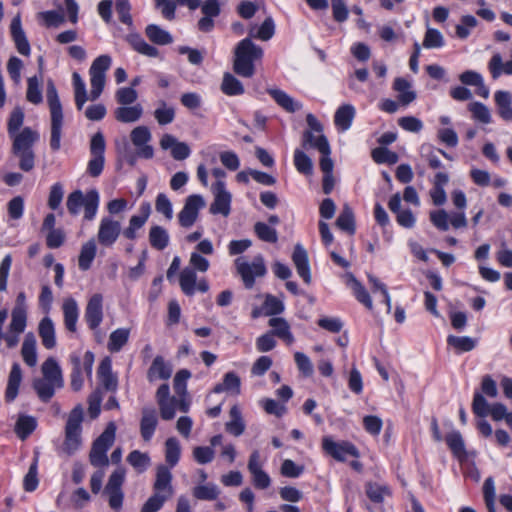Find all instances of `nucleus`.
Returning a JSON list of instances; mask_svg holds the SVG:
<instances>
[{"label": "nucleus", "instance_id": "bf43d9fd", "mask_svg": "<svg viewBox=\"0 0 512 512\" xmlns=\"http://www.w3.org/2000/svg\"><path fill=\"white\" fill-rule=\"evenodd\" d=\"M336 225L339 229L347 231L351 234L355 231L354 214L350 206L345 204L341 213L339 214Z\"/></svg>", "mask_w": 512, "mask_h": 512}, {"label": "nucleus", "instance_id": "3c124183", "mask_svg": "<svg viewBox=\"0 0 512 512\" xmlns=\"http://www.w3.org/2000/svg\"><path fill=\"white\" fill-rule=\"evenodd\" d=\"M446 443L454 456L463 459L466 456L465 444L459 431H452L446 436Z\"/></svg>", "mask_w": 512, "mask_h": 512}, {"label": "nucleus", "instance_id": "72a5a7b5", "mask_svg": "<svg viewBox=\"0 0 512 512\" xmlns=\"http://www.w3.org/2000/svg\"><path fill=\"white\" fill-rule=\"evenodd\" d=\"M21 380L22 373L20 366L17 363H15L11 368L5 391V400L7 402H12L17 397Z\"/></svg>", "mask_w": 512, "mask_h": 512}, {"label": "nucleus", "instance_id": "4468645a", "mask_svg": "<svg viewBox=\"0 0 512 512\" xmlns=\"http://www.w3.org/2000/svg\"><path fill=\"white\" fill-rule=\"evenodd\" d=\"M197 271L193 268L185 267L179 275V285L182 292L187 296H193L197 292L206 293L209 290V284L206 279H197Z\"/></svg>", "mask_w": 512, "mask_h": 512}, {"label": "nucleus", "instance_id": "f3484780", "mask_svg": "<svg viewBox=\"0 0 512 512\" xmlns=\"http://www.w3.org/2000/svg\"><path fill=\"white\" fill-rule=\"evenodd\" d=\"M214 195V201L210 206V212L212 214H221L228 216L231 210V199L232 196L225 187L224 181H216L211 187Z\"/></svg>", "mask_w": 512, "mask_h": 512}, {"label": "nucleus", "instance_id": "680f3d73", "mask_svg": "<svg viewBox=\"0 0 512 512\" xmlns=\"http://www.w3.org/2000/svg\"><path fill=\"white\" fill-rule=\"evenodd\" d=\"M24 111L21 107H15L8 118L7 132L9 136H13L15 133L20 132V128L24 123Z\"/></svg>", "mask_w": 512, "mask_h": 512}, {"label": "nucleus", "instance_id": "39448f33", "mask_svg": "<svg viewBox=\"0 0 512 512\" xmlns=\"http://www.w3.org/2000/svg\"><path fill=\"white\" fill-rule=\"evenodd\" d=\"M82 421L83 408L77 405L69 413L65 426V439L60 448V451L67 456L74 454L81 446Z\"/></svg>", "mask_w": 512, "mask_h": 512}, {"label": "nucleus", "instance_id": "0e129e2a", "mask_svg": "<svg viewBox=\"0 0 512 512\" xmlns=\"http://www.w3.org/2000/svg\"><path fill=\"white\" fill-rule=\"evenodd\" d=\"M127 461L139 473L144 472L150 465V457L148 454L142 453L138 450L130 452L127 456Z\"/></svg>", "mask_w": 512, "mask_h": 512}, {"label": "nucleus", "instance_id": "bb28decb", "mask_svg": "<svg viewBox=\"0 0 512 512\" xmlns=\"http://www.w3.org/2000/svg\"><path fill=\"white\" fill-rule=\"evenodd\" d=\"M97 244L94 238L83 243L78 256V267L81 271H87L91 268L96 257Z\"/></svg>", "mask_w": 512, "mask_h": 512}, {"label": "nucleus", "instance_id": "0eeeda50", "mask_svg": "<svg viewBox=\"0 0 512 512\" xmlns=\"http://www.w3.org/2000/svg\"><path fill=\"white\" fill-rule=\"evenodd\" d=\"M116 434V425L114 422H110L102 434L94 441L89 460L90 463L95 467H105L109 464L107 457V451L113 445Z\"/></svg>", "mask_w": 512, "mask_h": 512}, {"label": "nucleus", "instance_id": "4d7b16f0", "mask_svg": "<svg viewBox=\"0 0 512 512\" xmlns=\"http://www.w3.org/2000/svg\"><path fill=\"white\" fill-rule=\"evenodd\" d=\"M38 332L42 341V345L46 349H52L56 346V336L53 322H40Z\"/></svg>", "mask_w": 512, "mask_h": 512}, {"label": "nucleus", "instance_id": "dca6fc26", "mask_svg": "<svg viewBox=\"0 0 512 512\" xmlns=\"http://www.w3.org/2000/svg\"><path fill=\"white\" fill-rule=\"evenodd\" d=\"M247 468L251 474V481L255 488L264 490L271 485V478L263 470V463L258 450H254L249 456Z\"/></svg>", "mask_w": 512, "mask_h": 512}, {"label": "nucleus", "instance_id": "9d476101", "mask_svg": "<svg viewBox=\"0 0 512 512\" xmlns=\"http://www.w3.org/2000/svg\"><path fill=\"white\" fill-rule=\"evenodd\" d=\"M206 205L204 198L199 194L189 195L184 203L183 208L178 214V222L183 228L192 227L199 217V212Z\"/></svg>", "mask_w": 512, "mask_h": 512}, {"label": "nucleus", "instance_id": "a211bd4d", "mask_svg": "<svg viewBox=\"0 0 512 512\" xmlns=\"http://www.w3.org/2000/svg\"><path fill=\"white\" fill-rule=\"evenodd\" d=\"M10 33L17 51L23 56H29L31 47L22 28L21 16L17 14L11 21Z\"/></svg>", "mask_w": 512, "mask_h": 512}, {"label": "nucleus", "instance_id": "aec40b11", "mask_svg": "<svg viewBox=\"0 0 512 512\" xmlns=\"http://www.w3.org/2000/svg\"><path fill=\"white\" fill-rule=\"evenodd\" d=\"M292 261L298 275L306 284L311 282V270L308 253L301 244H296L292 253Z\"/></svg>", "mask_w": 512, "mask_h": 512}, {"label": "nucleus", "instance_id": "a878e982", "mask_svg": "<svg viewBox=\"0 0 512 512\" xmlns=\"http://www.w3.org/2000/svg\"><path fill=\"white\" fill-rule=\"evenodd\" d=\"M356 110L351 104L341 105L335 112L334 124L340 131H347L352 126Z\"/></svg>", "mask_w": 512, "mask_h": 512}, {"label": "nucleus", "instance_id": "774afa93", "mask_svg": "<svg viewBox=\"0 0 512 512\" xmlns=\"http://www.w3.org/2000/svg\"><path fill=\"white\" fill-rule=\"evenodd\" d=\"M168 499L169 497H167V495L154 492L143 504L141 512H158Z\"/></svg>", "mask_w": 512, "mask_h": 512}, {"label": "nucleus", "instance_id": "b1692460", "mask_svg": "<svg viewBox=\"0 0 512 512\" xmlns=\"http://www.w3.org/2000/svg\"><path fill=\"white\" fill-rule=\"evenodd\" d=\"M283 310L284 304L280 299L273 295H267L260 309L252 311V316L254 318L276 316L281 314Z\"/></svg>", "mask_w": 512, "mask_h": 512}, {"label": "nucleus", "instance_id": "864d4df0", "mask_svg": "<svg viewBox=\"0 0 512 512\" xmlns=\"http://www.w3.org/2000/svg\"><path fill=\"white\" fill-rule=\"evenodd\" d=\"M103 297L101 294H94L90 297L86 307L87 320H102Z\"/></svg>", "mask_w": 512, "mask_h": 512}, {"label": "nucleus", "instance_id": "2f4dec72", "mask_svg": "<svg viewBox=\"0 0 512 512\" xmlns=\"http://www.w3.org/2000/svg\"><path fill=\"white\" fill-rule=\"evenodd\" d=\"M365 493L371 502L381 504L391 495V490L386 484L369 481L365 484Z\"/></svg>", "mask_w": 512, "mask_h": 512}, {"label": "nucleus", "instance_id": "c756f323", "mask_svg": "<svg viewBox=\"0 0 512 512\" xmlns=\"http://www.w3.org/2000/svg\"><path fill=\"white\" fill-rule=\"evenodd\" d=\"M510 57V60L503 63L502 56L499 53L493 54L487 65L493 79L499 78L502 74L512 75V50Z\"/></svg>", "mask_w": 512, "mask_h": 512}, {"label": "nucleus", "instance_id": "de8ad7c7", "mask_svg": "<svg viewBox=\"0 0 512 512\" xmlns=\"http://www.w3.org/2000/svg\"><path fill=\"white\" fill-rule=\"evenodd\" d=\"M145 33L153 43L158 45H167L173 41V38L168 31L155 24L148 25L145 29Z\"/></svg>", "mask_w": 512, "mask_h": 512}, {"label": "nucleus", "instance_id": "4be33fe9", "mask_svg": "<svg viewBox=\"0 0 512 512\" xmlns=\"http://www.w3.org/2000/svg\"><path fill=\"white\" fill-rule=\"evenodd\" d=\"M157 424L158 418L156 410L150 407H144L140 421V433L144 441L148 442L152 439Z\"/></svg>", "mask_w": 512, "mask_h": 512}, {"label": "nucleus", "instance_id": "09e8293b", "mask_svg": "<svg viewBox=\"0 0 512 512\" xmlns=\"http://www.w3.org/2000/svg\"><path fill=\"white\" fill-rule=\"evenodd\" d=\"M21 354L23 357L24 362L30 366L33 367L37 363V353H36V341L32 334H28L25 336Z\"/></svg>", "mask_w": 512, "mask_h": 512}, {"label": "nucleus", "instance_id": "37998d69", "mask_svg": "<svg viewBox=\"0 0 512 512\" xmlns=\"http://www.w3.org/2000/svg\"><path fill=\"white\" fill-rule=\"evenodd\" d=\"M447 343L449 346L453 347L457 353H462L473 350L477 346L478 339L467 336L449 335L447 337Z\"/></svg>", "mask_w": 512, "mask_h": 512}, {"label": "nucleus", "instance_id": "f704fd0d", "mask_svg": "<svg viewBox=\"0 0 512 512\" xmlns=\"http://www.w3.org/2000/svg\"><path fill=\"white\" fill-rule=\"evenodd\" d=\"M148 238L151 247L160 251L168 247L170 242L168 231L160 225L151 226Z\"/></svg>", "mask_w": 512, "mask_h": 512}, {"label": "nucleus", "instance_id": "ea45409f", "mask_svg": "<svg viewBox=\"0 0 512 512\" xmlns=\"http://www.w3.org/2000/svg\"><path fill=\"white\" fill-rule=\"evenodd\" d=\"M33 388L35 389L37 396L39 399L43 402H48L50 399L54 396L55 391L58 388V385H56L52 381H48L44 378H36L33 381Z\"/></svg>", "mask_w": 512, "mask_h": 512}, {"label": "nucleus", "instance_id": "13d9d810", "mask_svg": "<svg viewBox=\"0 0 512 512\" xmlns=\"http://www.w3.org/2000/svg\"><path fill=\"white\" fill-rule=\"evenodd\" d=\"M192 493L198 500L212 501L218 498L220 490L215 484L208 483L194 487Z\"/></svg>", "mask_w": 512, "mask_h": 512}, {"label": "nucleus", "instance_id": "2eb2a0df", "mask_svg": "<svg viewBox=\"0 0 512 512\" xmlns=\"http://www.w3.org/2000/svg\"><path fill=\"white\" fill-rule=\"evenodd\" d=\"M322 448L324 452L335 460L343 462L347 457H358L357 448L350 442H335L331 437L325 436L322 439Z\"/></svg>", "mask_w": 512, "mask_h": 512}, {"label": "nucleus", "instance_id": "a18cd8bd", "mask_svg": "<svg viewBox=\"0 0 512 512\" xmlns=\"http://www.w3.org/2000/svg\"><path fill=\"white\" fill-rule=\"evenodd\" d=\"M468 110L471 113L473 120L481 124L492 123V114L490 109L481 102L474 101L469 103Z\"/></svg>", "mask_w": 512, "mask_h": 512}, {"label": "nucleus", "instance_id": "e2e57ef3", "mask_svg": "<svg viewBox=\"0 0 512 512\" xmlns=\"http://www.w3.org/2000/svg\"><path fill=\"white\" fill-rule=\"evenodd\" d=\"M478 25V20L473 15H463L460 18V23L456 26V35L460 39L469 37L471 30Z\"/></svg>", "mask_w": 512, "mask_h": 512}, {"label": "nucleus", "instance_id": "58836bf2", "mask_svg": "<svg viewBox=\"0 0 512 512\" xmlns=\"http://www.w3.org/2000/svg\"><path fill=\"white\" fill-rule=\"evenodd\" d=\"M127 42L138 53L148 56L157 57L158 50L154 46L148 44L139 34L131 33L126 36Z\"/></svg>", "mask_w": 512, "mask_h": 512}, {"label": "nucleus", "instance_id": "412c9836", "mask_svg": "<svg viewBox=\"0 0 512 512\" xmlns=\"http://www.w3.org/2000/svg\"><path fill=\"white\" fill-rule=\"evenodd\" d=\"M153 489L155 493L167 495L169 498L172 497L174 494V489L172 486V473L169 467L165 465H160L157 467L156 479L153 484Z\"/></svg>", "mask_w": 512, "mask_h": 512}, {"label": "nucleus", "instance_id": "79ce46f5", "mask_svg": "<svg viewBox=\"0 0 512 512\" xmlns=\"http://www.w3.org/2000/svg\"><path fill=\"white\" fill-rule=\"evenodd\" d=\"M229 415L231 419L225 424L226 431L236 437L242 435L245 430V423L240 409L234 405L231 407Z\"/></svg>", "mask_w": 512, "mask_h": 512}, {"label": "nucleus", "instance_id": "338daca9", "mask_svg": "<svg viewBox=\"0 0 512 512\" xmlns=\"http://www.w3.org/2000/svg\"><path fill=\"white\" fill-rule=\"evenodd\" d=\"M372 157L376 163H387L390 165L396 164L399 160L397 153L384 148L378 147L372 151Z\"/></svg>", "mask_w": 512, "mask_h": 512}, {"label": "nucleus", "instance_id": "c85d7f7f", "mask_svg": "<svg viewBox=\"0 0 512 512\" xmlns=\"http://www.w3.org/2000/svg\"><path fill=\"white\" fill-rule=\"evenodd\" d=\"M499 116L505 121H512V95L508 91L499 90L494 94Z\"/></svg>", "mask_w": 512, "mask_h": 512}, {"label": "nucleus", "instance_id": "cd10ccee", "mask_svg": "<svg viewBox=\"0 0 512 512\" xmlns=\"http://www.w3.org/2000/svg\"><path fill=\"white\" fill-rule=\"evenodd\" d=\"M172 374V367L166 363L162 356H156L148 370L147 378L150 382L157 379L167 380Z\"/></svg>", "mask_w": 512, "mask_h": 512}, {"label": "nucleus", "instance_id": "f257e3e1", "mask_svg": "<svg viewBox=\"0 0 512 512\" xmlns=\"http://www.w3.org/2000/svg\"><path fill=\"white\" fill-rule=\"evenodd\" d=\"M9 138L12 140L11 151L19 160V168L25 172L31 171L35 166L33 145L39 140V133L31 127H24Z\"/></svg>", "mask_w": 512, "mask_h": 512}, {"label": "nucleus", "instance_id": "c03bdc74", "mask_svg": "<svg viewBox=\"0 0 512 512\" xmlns=\"http://www.w3.org/2000/svg\"><path fill=\"white\" fill-rule=\"evenodd\" d=\"M100 204V195L96 189H91L86 192V202L83 206L84 208V219L87 221H92L98 212Z\"/></svg>", "mask_w": 512, "mask_h": 512}, {"label": "nucleus", "instance_id": "5701e85b", "mask_svg": "<svg viewBox=\"0 0 512 512\" xmlns=\"http://www.w3.org/2000/svg\"><path fill=\"white\" fill-rule=\"evenodd\" d=\"M267 93L286 112L294 113L302 108L301 102L295 100L281 89L268 88Z\"/></svg>", "mask_w": 512, "mask_h": 512}, {"label": "nucleus", "instance_id": "6e6d98bb", "mask_svg": "<svg viewBox=\"0 0 512 512\" xmlns=\"http://www.w3.org/2000/svg\"><path fill=\"white\" fill-rule=\"evenodd\" d=\"M154 117L159 125H167L175 119V109L165 101H160L154 111Z\"/></svg>", "mask_w": 512, "mask_h": 512}, {"label": "nucleus", "instance_id": "4c0bfd02", "mask_svg": "<svg viewBox=\"0 0 512 512\" xmlns=\"http://www.w3.org/2000/svg\"><path fill=\"white\" fill-rule=\"evenodd\" d=\"M303 147H311L317 149L320 153L331 154L327 138L322 134L315 135L312 131H306L304 133Z\"/></svg>", "mask_w": 512, "mask_h": 512}, {"label": "nucleus", "instance_id": "1a4fd4ad", "mask_svg": "<svg viewBox=\"0 0 512 512\" xmlns=\"http://www.w3.org/2000/svg\"><path fill=\"white\" fill-rule=\"evenodd\" d=\"M106 142L101 131L96 132L90 139V155L91 158L87 164V173L92 177L101 175L105 164Z\"/></svg>", "mask_w": 512, "mask_h": 512}, {"label": "nucleus", "instance_id": "393cba45", "mask_svg": "<svg viewBox=\"0 0 512 512\" xmlns=\"http://www.w3.org/2000/svg\"><path fill=\"white\" fill-rule=\"evenodd\" d=\"M41 372L42 378L54 382L58 385V388H62L64 386L62 370L55 358H47L41 366Z\"/></svg>", "mask_w": 512, "mask_h": 512}, {"label": "nucleus", "instance_id": "20e7f679", "mask_svg": "<svg viewBox=\"0 0 512 512\" xmlns=\"http://www.w3.org/2000/svg\"><path fill=\"white\" fill-rule=\"evenodd\" d=\"M156 401L163 420L173 419L177 410L186 413L190 407V399L188 396H170V388L168 384H162L157 389Z\"/></svg>", "mask_w": 512, "mask_h": 512}, {"label": "nucleus", "instance_id": "5fc2aeb1", "mask_svg": "<svg viewBox=\"0 0 512 512\" xmlns=\"http://www.w3.org/2000/svg\"><path fill=\"white\" fill-rule=\"evenodd\" d=\"M74 94H75V104L78 110H81L88 100V95L86 91V84L81 78V76L74 72L72 75Z\"/></svg>", "mask_w": 512, "mask_h": 512}, {"label": "nucleus", "instance_id": "603ef678", "mask_svg": "<svg viewBox=\"0 0 512 512\" xmlns=\"http://www.w3.org/2000/svg\"><path fill=\"white\" fill-rule=\"evenodd\" d=\"M181 447L175 437H170L165 442V460L170 468H173L180 459Z\"/></svg>", "mask_w": 512, "mask_h": 512}, {"label": "nucleus", "instance_id": "423d86ee", "mask_svg": "<svg viewBox=\"0 0 512 512\" xmlns=\"http://www.w3.org/2000/svg\"><path fill=\"white\" fill-rule=\"evenodd\" d=\"M234 265L247 289H251L256 279L264 277L267 273L266 264L262 255H256L251 260L245 257H238L235 259Z\"/></svg>", "mask_w": 512, "mask_h": 512}, {"label": "nucleus", "instance_id": "473e14b6", "mask_svg": "<svg viewBox=\"0 0 512 512\" xmlns=\"http://www.w3.org/2000/svg\"><path fill=\"white\" fill-rule=\"evenodd\" d=\"M114 115L117 121L122 123H134L138 121L143 115V107L141 104L133 106H120L115 109Z\"/></svg>", "mask_w": 512, "mask_h": 512}, {"label": "nucleus", "instance_id": "052dcab7", "mask_svg": "<svg viewBox=\"0 0 512 512\" xmlns=\"http://www.w3.org/2000/svg\"><path fill=\"white\" fill-rule=\"evenodd\" d=\"M130 331L126 328H120L113 331L109 337L108 349L110 352H118L127 343Z\"/></svg>", "mask_w": 512, "mask_h": 512}, {"label": "nucleus", "instance_id": "c9c22d12", "mask_svg": "<svg viewBox=\"0 0 512 512\" xmlns=\"http://www.w3.org/2000/svg\"><path fill=\"white\" fill-rule=\"evenodd\" d=\"M98 375L101 384L108 391H115L117 389V378L111 370V360L104 358L98 368Z\"/></svg>", "mask_w": 512, "mask_h": 512}, {"label": "nucleus", "instance_id": "f03ea898", "mask_svg": "<svg viewBox=\"0 0 512 512\" xmlns=\"http://www.w3.org/2000/svg\"><path fill=\"white\" fill-rule=\"evenodd\" d=\"M46 98L50 110V148L52 151H59L63 135L64 115L58 91L53 80L49 79L46 84Z\"/></svg>", "mask_w": 512, "mask_h": 512}, {"label": "nucleus", "instance_id": "6ab92c4d", "mask_svg": "<svg viewBox=\"0 0 512 512\" xmlns=\"http://www.w3.org/2000/svg\"><path fill=\"white\" fill-rule=\"evenodd\" d=\"M160 147L163 150H171V156L178 161L184 160L190 156L191 150L189 146L180 142L171 134H164L160 139Z\"/></svg>", "mask_w": 512, "mask_h": 512}, {"label": "nucleus", "instance_id": "f8f14e48", "mask_svg": "<svg viewBox=\"0 0 512 512\" xmlns=\"http://www.w3.org/2000/svg\"><path fill=\"white\" fill-rule=\"evenodd\" d=\"M121 223L112 216H104L99 222L97 240L104 247H111L121 235Z\"/></svg>", "mask_w": 512, "mask_h": 512}, {"label": "nucleus", "instance_id": "8fccbe9b", "mask_svg": "<svg viewBox=\"0 0 512 512\" xmlns=\"http://www.w3.org/2000/svg\"><path fill=\"white\" fill-rule=\"evenodd\" d=\"M221 90L228 96L242 95L245 91L242 83L230 73L224 74Z\"/></svg>", "mask_w": 512, "mask_h": 512}, {"label": "nucleus", "instance_id": "7c9ffc66", "mask_svg": "<svg viewBox=\"0 0 512 512\" xmlns=\"http://www.w3.org/2000/svg\"><path fill=\"white\" fill-rule=\"evenodd\" d=\"M149 214L150 207L147 204L145 207H142V213L140 215L131 216L128 226L123 231V235L129 240L135 239L137 237L136 232L145 225Z\"/></svg>", "mask_w": 512, "mask_h": 512}, {"label": "nucleus", "instance_id": "ddd939ff", "mask_svg": "<svg viewBox=\"0 0 512 512\" xmlns=\"http://www.w3.org/2000/svg\"><path fill=\"white\" fill-rule=\"evenodd\" d=\"M130 140L140 158L151 159L154 157V148L150 145L152 134L147 126L139 125L133 128L130 132Z\"/></svg>", "mask_w": 512, "mask_h": 512}, {"label": "nucleus", "instance_id": "9b49d317", "mask_svg": "<svg viewBox=\"0 0 512 512\" xmlns=\"http://www.w3.org/2000/svg\"><path fill=\"white\" fill-rule=\"evenodd\" d=\"M25 327L26 322H0V354L4 355L18 345Z\"/></svg>", "mask_w": 512, "mask_h": 512}, {"label": "nucleus", "instance_id": "49530a36", "mask_svg": "<svg viewBox=\"0 0 512 512\" xmlns=\"http://www.w3.org/2000/svg\"><path fill=\"white\" fill-rule=\"evenodd\" d=\"M37 426V421L34 417L28 415H20L15 424V433L17 436L24 440L26 439Z\"/></svg>", "mask_w": 512, "mask_h": 512}, {"label": "nucleus", "instance_id": "7ed1b4c3", "mask_svg": "<svg viewBox=\"0 0 512 512\" xmlns=\"http://www.w3.org/2000/svg\"><path fill=\"white\" fill-rule=\"evenodd\" d=\"M263 56L261 47L254 44L249 38L241 40L235 49L233 68L236 74L250 78L255 73L254 62Z\"/></svg>", "mask_w": 512, "mask_h": 512}, {"label": "nucleus", "instance_id": "a19ab883", "mask_svg": "<svg viewBox=\"0 0 512 512\" xmlns=\"http://www.w3.org/2000/svg\"><path fill=\"white\" fill-rule=\"evenodd\" d=\"M26 100L34 105L43 102L42 81L39 77L32 76L27 79Z\"/></svg>", "mask_w": 512, "mask_h": 512}, {"label": "nucleus", "instance_id": "69168bd1", "mask_svg": "<svg viewBox=\"0 0 512 512\" xmlns=\"http://www.w3.org/2000/svg\"><path fill=\"white\" fill-rule=\"evenodd\" d=\"M445 44L444 37L442 33L434 28H428L424 40H423V46L427 49H435V48H441Z\"/></svg>", "mask_w": 512, "mask_h": 512}, {"label": "nucleus", "instance_id": "6e6552de", "mask_svg": "<svg viewBox=\"0 0 512 512\" xmlns=\"http://www.w3.org/2000/svg\"><path fill=\"white\" fill-rule=\"evenodd\" d=\"M126 471L123 467H118L109 476L108 482L103 493L108 498L109 507L115 512H119L123 507L124 492L122 486L125 481Z\"/></svg>", "mask_w": 512, "mask_h": 512}, {"label": "nucleus", "instance_id": "e433bc0d", "mask_svg": "<svg viewBox=\"0 0 512 512\" xmlns=\"http://www.w3.org/2000/svg\"><path fill=\"white\" fill-rule=\"evenodd\" d=\"M393 88L398 92V100L404 106L409 105L416 99V92L412 90L411 83L404 78H396Z\"/></svg>", "mask_w": 512, "mask_h": 512}]
</instances>
